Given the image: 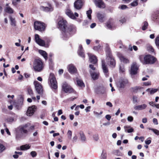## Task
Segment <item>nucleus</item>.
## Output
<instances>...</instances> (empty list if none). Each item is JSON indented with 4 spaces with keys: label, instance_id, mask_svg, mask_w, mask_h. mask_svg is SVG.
I'll list each match as a JSON object with an SVG mask.
<instances>
[{
    "label": "nucleus",
    "instance_id": "nucleus-23",
    "mask_svg": "<svg viewBox=\"0 0 159 159\" xmlns=\"http://www.w3.org/2000/svg\"><path fill=\"white\" fill-rule=\"evenodd\" d=\"M29 124H27L22 126L20 129V131L21 133L26 134L28 133V131L26 129L29 126Z\"/></svg>",
    "mask_w": 159,
    "mask_h": 159
},
{
    "label": "nucleus",
    "instance_id": "nucleus-16",
    "mask_svg": "<svg viewBox=\"0 0 159 159\" xmlns=\"http://www.w3.org/2000/svg\"><path fill=\"white\" fill-rule=\"evenodd\" d=\"M67 69L69 72L71 74H74L76 73L77 71L76 68L72 64L69 65L67 66Z\"/></svg>",
    "mask_w": 159,
    "mask_h": 159
},
{
    "label": "nucleus",
    "instance_id": "nucleus-46",
    "mask_svg": "<svg viewBox=\"0 0 159 159\" xmlns=\"http://www.w3.org/2000/svg\"><path fill=\"white\" fill-rule=\"evenodd\" d=\"M93 137L94 139L96 141H98V140L99 139L98 135V134H95L93 135Z\"/></svg>",
    "mask_w": 159,
    "mask_h": 159
},
{
    "label": "nucleus",
    "instance_id": "nucleus-51",
    "mask_svg": "<svg viewBox=\"0 0 159 159\" xmlns=\"http://www.w3.org/2000/svg\"><path fill=\"white\" fill-rule=\"evenodd\" d=\"M101 48V46L99 45H98L97 46H94L93 48V49L95 50H98L99 49Z\"/></svg>",
    "mask_w": 159,
    "mask_h": 159
},
{
    "label": "nucleus",
    "instance_id": "nucleus-5",
    "mask_svg": "<svg viewBox=\"0 0 159 159\" xmlns=\"http://www.w3.org/2000/svg\"><path fill=\"white\" fill-rule=\"evenodd\" d=\"M62 88L63 91L66 93H70L74 91L71 87L65 82L63 83Z\"/></svg>",
    "mask_w": 159,
    "mask_h": 159
},
{
    "label": "nucleus",
    "instance_id": "nucleus-48",
    "mask_svg": "<svg viewBox=\"0 0 159 159\" xmlns=\"http://www.w3.org/2000/svg\"><path fill=\"white\" fill-rule=\"evenodd\" d=\"M14 120V119L12 117L8 118L7 119V121L8 122H12Z\"/></svg>",
    "mask_w": 159,
    "mask_h": 159
},
{
    "label": "nucleus",
    "instance_id": "nucleus-17",
    "mask_svg": "<svg viewBox=\"0 0 159 159\" xmlns=\"http://www.w3.org/2000/svg\"><path fill=\"white\" fill-rule=\"evenodd\" d=\"M75 8L77 9H80L81 8L82 6V2L81 0H78L75 1L74 3Z\"/></svg>",
    "mask_w": 159,
    "mask_h": 159
},
{
    "label": "nucleus",
    "instance_id": "nucleus-19",
    "mask_svg": "<svg viewBox=\"0 0 159 159\" xmlns=\"http://www.w3.org/2000/svg\"><path fill=\"white\" fill-rule=\"evenodd\" d=\"M40 8L42 10L46 11H51L53 10V8L50 4H48V7H44L43 6H41L40 7Z\"/></svg>",
    "mask_w": 159,
    "mask_h": 159
},
{
    "label": "nucleus",
    "instance_id": "nucleus-24",
    "mask_svg": "<svg viewBox=\"0 0 159 159\" xmlns=\"http://www.w3.org/2000/svg\"><path fill=\"white\" fill-rule=\"evenodd\" d=\"M66 13L67 15L71 18L74 19L75 18L73 13L71 12V11L70 9H68L66 10Z\"/></svg>",
    "mask_w": 159,
    "mask_h": 159
},
{
    "label": "nucleus",
    "instance_id": "nucleus-36",
    "mask_svg": "<svg viewBox=\"0 0 159 159\" xmlns=\"http://www.w3.org/2000/svg\"><path fill=\"white\" fill-rule=\"evenodd\" d=\"M148 129L152 130L155 134L157 135H159V130L156 129L151 128H148Z\"/></svg>",
    "mask_w": 159,
    "mask_h": 159
},
{
    "label": "nucleus",
    "instance_id": "nucleus-40",
    "mask_svg": "<svg viewBox=\"0 0 159 159\" xmlns=\"http://www.w3.org/2000/svg\"><path fill=\"white\" fill-rule=\"evenodd\" d=\"M67 134L68 139H71L72 135V132L70 130H68L67 132Z\"/></svg>",
    "mask_w": 159,
    "mask_h": 159
},
{
    "label": "nucleus",
    "instance_id": "nucleus-31",
    "mask_svg": "<svg viewBox=\"0 0 159 159\" xmlns=\"http://www.w3.org/2000/svg\"><path fill=\"white\" fill-rule=\"evenodd\" d=\"M9 18L11 22V25L12 26H16V21L15 18H13L11 16L9 17Z\"/></svg>",
    "mask_w": 159,
    "mask_h": 159
},
{
    "label": "nucleus",
    "instance_id": "nucleus-45",
    "mask_svg": "<svg viewBox=\"0 0 159 159\" xmlns=\"http://www.w3.org/2000/svg\"><path fill=\"white\" fill-rule=\"evenodd\" d=\"M28 92L29 94L31 96L33 95V93L32 89L30 88H28Z\"/></svg>",
    "mask_w": 159,
    "mask_h": 159
},
{
    "label": "nucleus",
    "instance_id": "nucleus-52",
    "mask_svg": "<svg viewBox=\"0 0 159 159\" xmlns=\"http://www.w3.org/2000/svg\"><path fill=\"white\" fill-rule=\"evenodd\" d=\"M134 131V129L132 128H130L129 129H128L127 130H126V132H127L128 133H130Z\"/></svg>",
    "mask_w": 159,
    "mask_h": 159
},
{
    "label": "nucleus",
    "instance_id": "nucleus-34",
    "mask_svg": "<svg viewBox=\"0 0 159 159\" xmlns=\"http://www.w3.org/2000/svg\"><path fill=\"white\" fill-rule=\"evenodd\" d=\"M115 154L117 156H122L123 154L119 150H115L114 151Z\"/></svg>",
    "mask_w": 159,
    "mask_h": 159
},
{
    "label": "nucleus",
    "instance_id": "nucleus-14",
    "mask_svg": "<svg viewBox=\"0 0 159 159\" xmlns=\"http://www.w3.org/2000/svg\"><path fill=\"white\" fill-rule=\"evenodd\" d=\"M138 67L135 62L133 63L131 66V73L133 75H135L137 73Z\"/></svg>",
    "mask_w": 159,
    "mask_h": 159
},
{
    "label": "nucleus",
    "instance_id": "nucleus-33",
    "mask_svg": "<svg viewBox=\"0 0 159 159\" xmlns=\"http://www.w3.org/2000/svg\"><path fill=\"white\" fill-rule=\"evenodd\" d=\"M77 82L79 86L82 88L84 87V84L81 80L77 79Z\"/></svg>",
    "mask_w": 159,
    "mask_h": 159
},
{
    "label": "nucleus",
    "instance_id": "nucleus-6",
    "mask_svg": "<svg viewBox=\"0 0 159 159\" xmlns=\"http://www.w3.org/2000/svg\"><path fill=\"white\" fill-rule=\"evenodd\" d=\"M144 59V63L146 64H153L156 60L155 58L150 55L145 56Z\"/></svg>",
    "mask_w": 159,
    "mask_h": 159
},
{
    "label": "nucleus",
    "instance_id": "nucleus-38",
    "mask_svg": "<svg viewBox=\"0 0 159 159\" xmlns=\"http://www.w3.org/2000/svg\"><path fill=\"white\" fill-rule=\"evenodd\" d=\"M148 25V22L146 21H145L143 23V25L142 27V30H146L147 28V27Z\"/></svg>",
    "mask_w": 159,
    "mask_h": 159
},
{
    "label": "nucleus",
    "instance_id": "nucleus-54",
    "mask_svg": "<svg viewBox=\"0 0 159 159\" xmlns=\"http://www.w3.org/2000/svg\"><path fill=\"white\" fill-rule=\"evenodd\" d=\"M131 128V127L129 125H127V126H124V129H125V132H126V130H128L130 128Z\"/></svg>",
    "mask_w": 159,
    "mask_h": 159
},
{
    "label": "nucleus",
    "instance_id": "nucleus-41",
    "mask_svg": "<svg viewBox=\"0 0 159 159\" xmlns=\"http://www.w3.org/2000/svg\"><path fill=\"white\" fill-rule=\"evenodd\" d=\"M5 149V147L2 144L0 143V153L2 152Z\"/></svg>",
    "mask_w": 159,
    "mask_h": 159
},
{
    "label": "nucleus",
    "instance_id": "nucleus-15",
    "mask_svg": "<svg viewBox=\"0 0 159 159\" xmlns=\"http://www.w3.org/2000/svg\"><path fill=\"white\" fill-rule=\"evenodd\" d=\"M88 55L90 62L93 64H96L97 61L96 56L89 53H88Z\"/></svg>",
    "mask_w": 159,
    "mask_h": 159
},
{
    "label": "nucleus",
    "instance_id": "nucleus-63",
    "mask_svg": "<svg viewBox=\"0 0 159 159\" xmlns=\"http://www.w3.org/2000/svg\"><path fill=\"white\" fill-rule=\"evenodd\" d=\"M127 8V7L125 5H123L121 6L120 8L121 9L123 10Z\"/></svg>",
    "mask_w": 159,
    "mask_h": 159
},
{
    "label": "nucleus",
    "instance_id": "nucleus-12",
    "mask_svg": "<svg viewBox=\"0 0 159 159\" xmlns=\"http://www.w3.org/2000/svg\"><path fill=\"white\" fill-rule=\"evenodd\" d=\"M107 60L108 62V64L110 66L112 67H114L116 65V61L111 56H110L107 57Z\"/></svg>",
    "mask_w": 159,
    "mask_h": 159
},
{
    "label": "nucleus",
    "instance_id": "nucleus-3",
    "mask_svg": "<svg viewBox=\"0 0 159 159\" xmlns=\"http://www.w3.org/2000/svg\"><path fill=\"white\" fill-rule=\"evenodd\" d=\"M34 27L35 30L43 32L45 30L46 25L43 22L36 21L34 22Z\"/></svg>",
    "mask_w": 159,
    "mask_h": 159
},
{
    "label": "nucleus",
    "instance_id": "nucleus-25",
    "mask_svg": "<svg viewBox=\"0 0 159 159\" xmlns=\"http://www.w3.org/2000/svg\"><path fill=\"white\" fill-rule=\"evenodd\" d=\"M30 145L28 144H26L24 145H21L20 146V150L25 151L30 148Z\"/></svg>",
    "mask_w": 159,
    "mask_h": 159
},
{
    "label": "nucleus",
    "instance_id": "nucleus-62",
    "mask_svg": "<svg viewBox=\"0 0 159 159\" xmlns=\"http://www.w3.org/2000/svg\"><path fill=\"white\" fill-rule=\"evenodd\" d=\"M105 117L108 120H110L111 118V116L109 115H107Z\"/></svg>",
    "mask_w": 159,
    "mask_h": 159
},
{
    "label": "nucleus",
    "instance_id": "nucleus-61",
    "mask_svg": "<svg viewBox=\"0 0 159 159\" xmlns=\"http://www.w3.org/2000/svg\"><path fill=\"white\" fill-rule=\"evenodd\" d=\"M17 1L16 0H12V4L14 6L17 5Z\"/></svg>",
    "mask_w": 159,
    "mask_h": 159
},
{
    "label": "nucleus",
    "instance_id": "nucleus-56",
    "mask_svg": "<svg viewBox=\"0 0 159 159\" xmlns=\"http://www.w3.org/2000/svg\"><path fill=\"white\" fill-rule=\"evenodd\" d=\"M21 136L20 134L19 133H17L16 134V139H20L21 138Z\"/></svg>",
    "mask_w": 159,
    "mask_h": 159
},
{
    "label": "nucleus",
    "instance_id": "nucleus-1",
    "mask_svg": "<svg viewBox=\"0 0 159 159\" xmlns=\"http://www.w3.org/2000/svg\"><path fill=\"white\" fill-rule=\"evenodd\" d=\"M33 67L35 71H41L43 68V63L40 59H35L34 62Z\"/></svg>",
    "mask_w": 159,
    "mask_h": 159
},
{
    "label": "nucleus",
    "instance_id": "nucleus-37",
    "mask_svg": "<svg viewBox=\"0 0 159 159\" xmlns=\"http://www.w3.org/2000/svg\"><path fill=\"white\" fill-rule=\"evenodd\" d=\"M92 12V11L91 9H89V10L88 11L86 12V14L87 15L88 17L91 20V14Z\"/></svg>",
    "mask_w": 159,
    "mask_h": 159
},
{
    "label": "nucleus",
    "instance_id": "nucleus-29",
    "mask_svg": "<svg viewBox=\"0 0 159 159\" xmlns=\"http://www.w3.org/2000/svg\"><path fill=\"white\" fill-rule=\"evenodd\" d=\"M39 53L44 57L45 60H47V59L48 54L45 51L42 50H40L39 51Z\"/></svg>",
    "mask_w": 159,
    "mask_h": 159
},
{
    "label": "nucleus",
    "instance_id": "nucleus-20",
    "mask_svg": "<svg viewBox=\"0 0 159 159\" xmlns=\"http://www.w3.org/2000/svg\"><path fill=\"white\" fill-rule=\"evenodd\" d=\"M90 73L91 77L93 80H95L98 79L99 76V73H98L90 71Z\"/></svg>",
    "mask_w": 159,
    "mask_h": 159
},
{
    "label": "nucleus",
    "instance_id": "nucleus-9",
    "mask_svg": "<svg viewBox=\"0 0 159 159\" xmlns=\"http://www.w3.org/2000/svg\"><path fill=\"white\" fill-rule=\"evenodd\" d=\"M36 107L34 105L30 107L27 110L26 112V114L27 116H32L34 112L36 111Z\"/></svg>",
    "mask_w": 159,
    "mask_h": 159
},
{
    "label": "nucleus",
    "instance_id": "nucleus-7",
    "mask_svg": "<svg viewBox=\"0 0 159 159\" xmlns=\"http://www.w3.org/2000/svg\"><path fill=\"white\" fill-rule=\"evenodd\" d=\"M49 79L51 88L55 89H57V83L55 78L52 74L50 75Z\"/></svg>",
    "mask_w": 159,
    "mask_h": 159
},
{
    "label": "nucleus",
    "instance_id": "nucleus-42",
    "mask_svg": "<svg viewBox=\"0 0 159 159\" xmlns=\"http://www.w3.org/2000/svg\"><path fill=\"white\" fill-rule=\"evenodd\" d=\"M140 89L141 88L140 87L137 86L133 88H132V90L134 92L136 93L139 89Z\"/></svg>",
    "mask_w": 159,
    "mask_h": 159
},
{
    "label": "nucleus",
    "instance_id": "nucleus-18",
    "mask_svg": "<svg viewBox=\"0 0 159 159\" xmlns=\"http://www.w3.org/2000/svg\"><path fill=\"white\" fill-rule=\"evenodd\" d=\"M102 66L103 72L105 74L106 76H107L108 75L107 74L108 73V70L104 60L102 61Z\"/></svg>",
    "mask_w": 159,
    "mask_h": 159
},
{
    "label": "nucleus",
    "instance_id": "nucleus-47",
    "mask_svg": "<svg viewBox=\"0 0 159 159\" xmlns=\"http://www.w3.org/2000/svg\"><path fill=\"white\" fill-rule=\"evenodd\" d=\"M30 154L32 157H35L37 156V154L35 151H33L30 152Z\"/></svg>",
    "mask_w": 159,
    "mask_h": 159
},
{
    "label": "nucleus",
    "instance_id": "nucleus-8",
    "mask_svg": "<svg viewBox=\"0 0 159 159\" xmlns=\"http://www.w3.org/2000/svg\"><path fill=\"white\" fill-rule=\"evenodd\" d=\"M34 84L37 92L39 94H42L43 93V89L41 84L37 81H34Z\"/></svg>",
    "mask_w": 159,
    "mask_h": 159
},
{
    "label": "nucleus",
    "instance_id": "nucleus-27",
    "mask_svg": "<svg viewBox=\"0 0 159 159\" xmlns=\"http://www.w3.org/2000/svg\"><path fill=\"white\" fill-rule=\"evenodd\" d=\"M79 49L78 51V53L79 55L83 58L84 57V54L83 51V48L81 45L79 46Z\"/></svg>",
    "mask_w": 159,
    "mask_h": 159
},
{
    "label": "nucleus",
    "instance_id": "nucleus-2",
    "mask_svg": "<svg viewBox=\"0 0 159 159\" xmlns=\"http://www.w3.org/2000/svg\"><path fill=\"white\" fill-rule=\"evenodd\" d=\"M66 31L62 32L63 35L64 37H68L70 34L75 33L76 31L75 27L73 25H68L66 27Z\"/></svg>",
    "mask_w": 159,
    "mask_h": 159
},
{
    "label": "nucleus",
    "instance_id": "nucleus-39",
    "mask_svg": "<svg viewBox=\"0 0 159 159\" xmlns=\"http://www.w3.org/2000/svg\"><path fill=\"white\" fill-rule=\"evenodd\" d=\"M126 19L124 17H122L120 18L119 21L122 24H123L126 21Z\"/></svg>",
    "mask_w": 159,
    "mask_h": 159
},
{
    "label": "nucleus",
    "instance_id": "nucleus-53",
    "mask_svg": "<svg viewBox=\"0 0 159 159\" xmlns=\"http://www.w3.org/2000/svg\"><path fill=\"white\" fill-rule=\"evenodd\" d=\"M127 120L129 121L132 122L133 120V118L131 116H129L127 118Z\"/></svg>",
    "mask_w": 159,
    "mask_h": 159
},
{
    "label": "nucleus",
    "instance_id": "nucleus-49",
    "mask_svg": "<svg viewBox=\"0 0 159 159\" xmlns=\"http://www.w3.org/2000/svg\"><path fill=\"white\" fill-rule=\"evenodd\" d=\"M138 3L137 1H135L131 3V5L133 6H135L137 5Z\"/></svg>",
    "mask_w": 159,
    "mask_h": 159
},
{
    "label": "nucleus",
    "instance_id": "nucleus-26",
    "mask_svg": "<svg viewBox=\"0 0 159 159\" xmlns=\"http://www.w3.org/2000/svg\"><path fill=\"white\" fill-rule=\"evenodd\" d=\"M97 16L100 22H102L104 21V14H101L100 13H98L97 14Z\"/></svg>",
    "mask_w": 159,
    "mask_h": 159
},
{
    "label": "nucleus",
    "instance_id": "nucleus-50",
    "mask_svg": "<svg viewBox=\"0 0 159 159\" xmlns=\"http://www.w3.org/2000/svg\"><path fill=\"white\" fill-rule=\"evenodd\" d=\"M148 51H151V52H153L154 51V49L151 46H149L148 48Z\"/></svg>",
    "mask_w": 159,
    "mask_h": 159
},
{
    "label": "nucleus",
    "instance_id": "nucleus-21",
    "mask_svg": "<svg viewBox=\"0 0 159 159\" xmlns=\"http://www.w3.org/2000/svg\"><path fill=\"white\" fill-rule=\"evenodd\" d=\"M147 107V106L146 104H143L142 105L134 106V108L135 110H140L145 109Z\"/></svg>",
    "mask_w": 159,
    "mask_h": 159
},
{
    "label": "nucleus",
    "instance_id": "nucleus-55",
    "mask_svg": "<svg viewBox=\"0 0 159 159\" xmlns=\"http://www.w3.org/2000/svg\"><path fill=\"white\" fill-rule=\"evenodd\" d=\"M133 101L134 103H137V98L136 97L133 96Z\"/></svg>",
    "mask_w": 159,
    "mask_h": 159
},
{
    "label": "nucleus",
    "instance_id": "nucleus-32",
    "mask_svg": "<svg viewBox=\"0 0 159 159\" xmlns=\"http://www.w3.org/2000/svg\"><path fill=\"white\" fill-rule=\"evenodd\" d=\"M107 152L105 150H103L101 156V159H107Z\"/></svg>",
    "mask_w": 159,
    "mask_h": 159
},
{
    "label": "nucleus",
    "instance_id": "nucleus-64",
    "mask_svg": "<svg viewBox=\"0 0 159 159\" xmlns=\"http://www.w3.org/2000/svg\"><path fill=\"white\" fill-rule=\"evenodd\" d=\"M106 105H107L109 106L110 107H112V104L110 102H107L106 103Z\"/></svg>",
    "mask_w": 159,
    "mask_h": 159
},
{
    "label": "nucleus",
    "instance_id": "nucleus-11",
    "mask_svg": "<svg viewBox=\"0 0 159 159\" xmlns=\"http://www.w3.org/2000/svg\"><path fill=\"white\" fill-rule=\"evenodd\" d=\"M35 40L36 43L41 46H43L45 45L44 41L40 39L38 34L35 35Z\"/></svg>",
    "mask_w": 159,
    "mask_h": 159
},
{
    "label": "nucleus",
    "instance_id": "nucleus-10",
    "mask_svg": "<svg viewBox=\"0 0 159 159\" xmlns=\"http://www.w3.org/2000/svg\"><path fill=\"white\" fill-rule=\"evenodd\" d=\"M95 5L100 8H104L105 7V5L102 0H94Z\"/></svg>",
    "mask_w": 159,
    "mask_h": 159
},
{
    "label": "nucleus",
    "instance_id": "nucleus-4",
    "mask_svg": "<svg viewBox=\"0 0 159 159\" xmlns=\"http://www.w3.org/2000/svg\"><path fill=\"white\" fill-rule=\"evenodd\" d=\"M67 25L66 21L63 19L60 20L58 22V27L62 31V32H65L66 31V27L67 26Z\"/></svg>",
    "mask_w": 159,
    "mask_h": 159
},
{
    "label": "nucleus",
    "instance_id": "nucleus-57",
    "mask_svg": "<svg viewBox=\"0 0 159 159\" xmlns=\"http://www.w3.org/2000/svg\"><path fill=\"white\" fill-rule=\"evenodd\" d=\"M107 26L108 28L109 29H111L112 28V26L111 25V23L110 22H108L107 24Z\"/></svg>",
    "mask_w": 159,
    "mask_h": 159
},
{
    "label": "nucleus",
    "instance_id": "nucleus-35",
    "mask_svg": "<svg viewBox=\"0 0 159 159\" xmlns=\"http://www.w3.org/2000/svg\"><path fill=\"white\" fill-rule=\"evenodd\" d=\"M80 135L81 140L83 141H85L86 140V138L83 132H80Z\"/></svg>",
    "mask_w": 159,
    "mask_h": 159
},
{
    "label": "nucleus",
    "instance_id": "nucleus-43",
    "mask_svg": "<svg viewBox=\"0 0 159 159\" xmlns=\"http://www.w3.org/2000/svg\"><path fill=\"white\" fill-rule=\"evenodd\" d=\"M100 91L101 93L102 94H104L106 93V89L104 87H102L100 89Z\"/></svg>",
    "mask_w": 159,
    "mask_h": 159
},
{
    "label": "nucleus",
    "instance_id": "nucleus-59",
    "mask_svg": "<svg viewBox=\"0 0 159 159\" xmlns=\"http://www.w3.org/2000/svg\"><path fill=\"white\" fill-rule=\"evenodd\" d=\"M77 136L75 135L74 136L72 139V141L73 142H75L76 141L77 139Z\"/></svg>",
    "mask_w": 159,
    "mask_h": 159
},
{
    "label": "nucleus",
    "instance_id": "nucleus-28",
    "mask_svg": "<svg viewBox=\"0 0 159 159\" xmlns=\"http://www.w3.org/2000/svg\"><path fill=\"white\" fill-rule=\"evenodd\" d=\"M5 11L6 12L10 14L13 13L14 12L13 9L10 7H6Z\"/></svg>",
    "mask_w": 159,
    "mask_h": 159
},
{
    "label": "nucleus",
    "instance_id": "nucleus-13",
    "mask_svg": "<svg viewBox=\"0 0 159 159\" xmlns=\"http://www.w3.org/2000/svg\"><path fill=\"white\" fill-rule=\"evenodd\" d=\"M128 83V80L126 79H123L120 80L118 83V86L121 88H123Z\"/></svg>",
    "mask_w": 159,
    "mask_h": 159
},
{
    "label": "nucleus",
    "instance_id": "nucleus-60",
    "mask_svg": "<svg viewBox=\"0 0 159 159\" xmlns=\"http://www.w3.org/2000/svg\"><path fill=\"white\" fill-rule=\"evenodd\" d=\"M143 84L145 86H148L151 85V82H147L143 83Z\"/></svg>",
    "mask_w": 159,
    "mask_h": 159
},
{
    "label": "nucleus",
    "instance_id": "nucleus-58",
    "mask_svg": "<svg viewBox=\"0 0 159 159\" xmlns=\"http://www.w3.org/2000/svg\"><path fill=\"white\" fill-rule=\"evenodd\" d=\"M153 123L156 125H157L158 124L157 120L156 118H153Z\"/></svg>",
    "mask_w": 159,
    "mask_h": 159
},
{
    "label": "nucleus",
    "instance_id": "nucleus-30",
    "mask_svg": "<svg viewBox=\"0 0 159 159\" xmlns=\"http://www.w3.org/2000/svg\"><path fill=\"white\" fill-rule=\"evenodd\" d=\"M158 91V89H156L152 88V89H148L146 90L147 91H149L151 94H152Z\"/></svg>",
    "mask_w": 159,
    "mask_h": 159
},
{
    "label": "nucleus",
    "instance_id": "nucleus-22",
    "mask_svg": "<svg viewBox=\"0 0 159 159\" xmlns=\"http://www.w3.org/2000/svg\"><path fill=\"white\" fill-rule=\"evenodd\" d=\"M119 59L121 61L123 62L124 63H127L129 62V60L125 57L123 56L121 54L118 55Z\"/></svg>",
    "mask_w": 159,
    "mask_h": 159
},
{
    "label": "nucleus",
    "instance_id": "nucleus-44",
    "mask_svg": "<svg viewBox=\"0 0 159 159\" xmlns=\"http://www.w3.org/2000/svg\"><path fill=\"white\" fill-rule=\"evenodd\" d=\"M155 43L157 46L159 48V37H157L156 39Z\"/></svg>",
    "mask_w": 159,
    "mask_h": 159
}]
</instances>
